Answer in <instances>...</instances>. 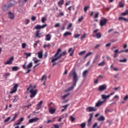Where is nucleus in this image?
Here are the masks:
<instances>
[{
	"label": "nucleus",
	"mask_w": 128,
	"mask_h": 128,
	"mask_svg": "<svg viewBox=\"0 0 128 128\" xmlns=\"http://www.w3.org/2000/svg\"><path fill=\"white\" fill-rule=\"evenodd\" d=\"M31 19L32 20V22H34V20H36V17L34 16H32L31 18Z\"/></svg>",
	"instance_id": "obj_51"
},
{
	"label": "nucleus",
	"mask_w": 128,
	"mask_h": 128,
	"mask_svg": "<svg viewBox=\"0 0 128 128\" xmlns=\"http://www.w3.org/2000/svg\"><path fill=\"white\" fill-rule=\"evenodd\" d=\"M38 58H42V52H38Z\"/></svg>",
	"instance_id": "obj_33"
},
{
	"label": "nucleus",
	"mask_w": 128,
	"mask_h": 128,
	"mask_svg": "<svg viewBox=\"0 0 128 128\" xmlns=\"http://www.w3.org/2000/svg\"><path fill=\"white\" fill-rule=\"evenodd\" d=\"M30 98H34L36 96V94H38V90H34V88H32L30 90Z\"/></svg>",
	"instance_id": "obj_2"
},
{
	"label": "nucleus",
	"mask_w": 128,
	"mask_h": 128,
	"mask_svg": "<svg viewBox=\"0 0 128 128\" xmlns=\"http://www.w3.org/2000/svg\"><path fill=\"white\" fill-rule=\"evenodd\" d=\"M108 20L106 18H102V20H100V25L101 26H106V22H108Z\"/></svg>",
	"instance_id": "obj_4"
},
{
	"label": "nucleus",
	"mask_w": 128,
	"mask_h": 128,
	"mask_svg": "<svg viewBox=\"0 0 128 128\" xmlns=\"http://www.w3.org/2000/svg\"><path fill=\"white\" fill-rule=\"evenodd\" d=\"M70 106V104H66L65 106H62V108H64V110H66V108H68Z\"/></svg>",
	"instance_id": "obj_60"
},
{
	"label": "nucleus",
	"mask_w": 128,
	"mask_h": 128,
	"mask_svg": "<svg viewBox=\"0 0 128 128\" xmlns=\"http://www.w3.org/2000/svg\"><path fill=\"white\" fill-rule=\"evenodd\" d=\"M91 54H92V52H88L84 57V60H86V58H88V56H90Z\"/></svg>",
	"instance_id": "obj_32"
},
{
	"label": "nucleus",
	"mask_w": 128,
	"mask_h": 128,
	"mask_svg": "<svg viewBox=\"0 0 128 128\" xmlns=\"http://www.w3.org/2000/svg\"><path fill=\"white\" fill-rule=\"evenodd\" d=\"M106 120V118L104 116H100V117L98 119V122H104Z\"/></svg>",
	"instance_id": "obj_23"
},
{
	"label": "nucleus",
	"mask_w": 128,
	"mask_h": 128,
	"mask_svg": "<svg viewBox=\"0 0 128 128\" xmlns=\"http://www.w3.org/2000/svg\"><path fill=\"white\" fill-rule=\"evenodd\" d=\"M119 8H124V3L122 2H120L118 4Z\"/></svg>",
	"instance_id": "obj_29"
},
{
	"label": "nucleus",
	"mask_w": 128,
	"mask_h": 128,
	"mask_svg": "<svg viewBox=\"0 0 128 128\" xmlns=\"http://www.w3.org/2000/svg\"><path fill=\"white\" fill-rule=\"evenodd\" d=\"M98 14H98V12H97L96 14H95V15H94V18H98Z\"/></svg>",
	"instance_id": "obj_49"
},
{
	"label": "nucleus",
	"mask_w": 128,
	"mask_h": 128,
	"mask_svg": "<svg viewBox=\"0 0 128 128\" xmlns=\"http://www.w3.org/2000/svg\"><path fill=\"white\" fill-rule=\"evenodd\" d=\"M64 118V116H62L60 118L58 122H62V120Z\"/></svg>",
	"instance_id": "obj_64"
},
{
	"label": "nucleus",
	"mask_w": 128,
	"mask_h": 128,
	"mask_svg": "<svg viewBox=\"0 0 128 128\" xmlns=\"http://www.w3.org/2000/svg\"><path fill=\"white\" fill-rule=\"evenodd\" d=\"M54 118L53 120H47L46 124H50V122H54Z\"/></svg>",
	"instance_id": "obj_57"
},
{
	"label": "nucleus",
	"mask_w": 128,
	"mask_h": 128,
	"mask_svg": "<svg viewBox=\"0 0 128 128\" xmlns=\"http://www.w3.org/2000/svg\"><path fill=\"white\" fill-rule=\"evenodd\" d=\"M120 62H128V60L126 58H124L123 60H119Z\"/></svg>",
	"instance_id": "obj_37"
},
{
	"label": "nucleus",
	"mask_w": 128,
	"mask_h": 128,
	"mask_svg": "<svg viewBox=\"0 0 128 128\" xmlns=\"http://www.w3.org/2000/svg\"><path fill=\"white\" fill-rule=\"evenodd\" d=\"M101 96H102V100H104H104H107V98H110V96H108V95L106 96L104 94H102Z\"/></svg>",
	"instance_id": "obj_22"
},
{
	"label": "nucleus",
	"mask_w": 128,
	"mask_h": 128,
	"mask_svg": "<svg viewBox=\"0 0 128 128\" xmlns=\"http://www.w3.org/2000/svg\"><path fill=\"white\" fill-rule=\"evenodd\" d=\"M73 76V82L74 83L72 86L69 87L67 90H64V92H70L72 90H74V87L76 86V83L78 80V74H76V72L74 70L71 71L69 74V76Z\"/></svg>",
	"instance_id": "obj_1"
},
{
	"label": "nucleus",
	"mask_w": 128,
	"mask_h": 128,
	"mask_svg": "<svg viewBox=\"0 0 128 128\" xmlns=\"http://www.w3.org/2000/svg\"><path fill=\"white\" fill-rule=\"evenodd\" d=\"M8 16L10 20H14V14L12 12H8Z\"/></svg>",
	"instance_id": "obj_16"
},
{
	"label": "nucleus",
	"mask_w": 128,
	"mask_h": 128,
	"mask_svg": "<svg viewBox=\"0 0 128 128\" xmlns=\"http://www.w3.org/2000/svg\"><path fill=\"white\" fill-rule=\"evenodd\" d=\"M119 52H128V49H126L125 50H121Z\"/></svg>",
	"instance_id": "obj_58"
},
{
	"label": "nucleus",
	"mask_w": 128,
	"mask_h": 128,
	"mask_svg": "<svg viewBox=\"0 0 128 128\" xmlns=\"http://www.w3.org/2000/svg\"><path fill=\"white\" fill-rule=\"evenodd\" d=\"M80 126L82 128H86V122L82 123L80 124Z\"/></svg>",
	"instance_id": "obj_44"
},
{
	"label": "nucleus",
	"mask_w": 128,
	"mask_h": 128,
	"mask_svg": "<svg viewBox=\"0 0 128 128\" xmlns=\"http://www.w3.org/2000/svg\"><path fill=\"white\" fill-rule=\"evenodd\" d=\"M104 60H103L102 62L98 64V66H104Z\"/></svg>",
	"instance_id": "obj_35"
},
{
	"label": "nucleus",
	"mask_w": 128,
	"mask_h": 128,
	"mask_svg": "<svg viewBox=\"0 0 128 128\" xmlns=\"http://www.w3.org/2000/svg\"><path fill=\"white\" fill-rule=\"evenodd\" d=\"M87 110H88V112H96V108H93V107H88L87 108Z\"/></svg>",
	"instance_id": "obj_17"
},
{
	"label": "nucleus",
	"mask_w": 128,
	"mask_h": 128,
	"mask_svg": "<svg viewBox=\"0 0 128 128\" xmlns=\"http://www.w3.org/2000/svg\"><path fill=\"white\" fill-rule=\"evenodd\" d=\"M26 62L24 64L22 65V68H24V70H26Z\"/></svg>",
	"instance_id": "obj_55"
},
{
	"label": "nucleus",
	"mask_w": 128,
	"mask_h": 128,
	"mask_svg": "<svg viewBox=\"0 0 128 128\" xmlns=\"http://www.w3.org/2000/svg\"><path fill=\"white\" fill-rule=\"evenodd\" d=\"M97 38H102V34L100 33L96 34Z\"/></svg>",
	"instance_id": "obj_38"
},
{
	"label": "nucleus",
	"mask_w": 128,
	"mask_h": 128,
	"mask_svg": "<svg viewBox=\"0 0 128 128\" xmlns=\"http://www.w3.org/2000/svg\"><path fill=\"white\" fill-rule=\"evenodd\" d=\"M10 76V73H6L3 75L4 78H8V76Z\"/></svg>",
	"instance_id": "obj_41"
},
{
	"label": "nucleus",
	"mask_w": 128,
	"mask_h": 128,
	"mask_svg": "<svg viewBox=\"0 0 128 128\" xmlns=\"http://www.w3.org/2000/svg\"><path fill=\"white\" fill-rule=\"evenodd\" d=\"M63 36H72V32H66L64 34Z\"/></svg>",
	"instance_id": "obj_25"
},
{
	"label": "nucleus",
	"mask_w": 128,
	"mask_h": 128,
	"mask_svg": "<svg viewBox=\"0 0 128 128\" xmlns=\"http://www.w3.org/2000/svg\"><path fill=\"white\" fill-rule=\"evenodd\" d=\"M47 46H50V44H46L44 45L43 48H47Z\"/></svg>",
	"instance_id": "obj_61"
},
{
	"label": "nucleus",
	"mask_w": 128,
	"mask_h": 128,
	"mask_svg": "<svg viewBox=\"0 0 128 128\" xmlns=\"http://www.w3.org/2000/svg\"><path fill=\"white\" fill-rule=\"evenodd\" d=\"M24 55L26 56V58H28V56H32V53H24Z\"/></svg>",
	"instance_id": "obj_42"
},
{
	"label": "nucleus",
	"mask_w": 128,
	"mask_h": 128,
	"mask_svg": "<svg viewBox=\"0 0 128 128\" xmlns=\"http://www.w3.org/2000/svg\"><path fill=\"white\" fill-rule=\"evenodd\" d=\"M14 60V56L10 58H8V60L4 63V64H6H6H9V65L12 64V62H13Z\"/></svg>",
	"instance_id": "obj_6"
},
{
	"label": "nucleus",
	"mask_w": 128,
	"mask_h": 128,
	"mask_svg": "<svg viewBox=\"0 0 128 128\" xmlns=\"http://www.w3.org/2000/svg\"><path fill=\"white\" fill-rule=\"evenodd\" d=\"M10 120V117L9 116L7 118H6L4 120V122H8V120Z\"/></svg>",
	"instance_id": "obj_47"
},
{
	"label": "nucleus",
	"mask_w": 128,
	"mask_h": 128,
	"mask_svg": "<svg viewBox=\"0 0 128 128\" xmlns=\"http://www.w3.org/2000/svg\"><path fill=\"white\" fill-rule=\"evenodd\" d=\"M70 93H68L67 94L64 95L62 96V100H66V98H68V96L70 94Z\"/></svg>",
	"instance_id": "obj_31"
},
{
	"label": "nucleus",
	"mask_w": 128,
	"mask_h": 128,
	"mask_svg": "<svg viewBox=\"0 0 128 128\" xmlns=\"http://www.w3.org/2000/svg\"><path fill=\"white\" fill-rule=\"evenodd\" d=\"M86 54V50L82 51L79 53V56H82V54Z\"/></svg>",
	"instance_id": "obj_46"
},
{
	"label": "nucleus",
	"mask_w": 128,
	"mask_h": 128,
	"mask_svg": "<svg viewBox=\"0 0 128 128\" xmlns=\"http://www.w3.org/2000/svg\"><path fill=\"white\" fill-rule=\"evenodd\" d=\"M41 80L42 82L43 80L46 81V75H44L42 76Z\"/></svg>",
	"instance_id": "obj_36"
},
{
	"label": "nucleus",
	"mask_w": 128,
	"mask_h": 128,
	"mask_svg": "<svg viewBox=\"0 0 128 128\" xmlns=\"http://www.w3.org/2000/svg\"><path fill=\"white\" fill-rule=\"evenodd\" d=\"M105 90H106V84L100 86L98 88L99 92H104Z\"/></svg>",
	"instance_id": "obj_11"
},
{
	"label": "nucleus",
	"mask_w": 128,
	"mask_h": 128,
	"mask_svg": "<svg viewBox=\"0 0 128 128\" xmlns=\"http://www.w3.org/2000/svg\"><path fill=\"white\" fill-rule=\"evenodd\" d=\"M118 20H123L124 22H128V18H124L123 17H120Z\"/></svg>",
	"instance_id": "obj_28"
},
{
	"label": "nucleus",
	"mask_w": 128,
	"mask_h": 128,
	"mask_svg": "<svg viewBox=\"0 0 128 128\" xmlns=\"http://www.w3.org/2000/svg\"><path fill=\"white\" fill-rule=\"evenodd\" d=\"M39 43H40V40L36 41L35 43L34 44V48H36V47L38 46V44H39Z\"/></svg>",
	"instance_id": "obj_39"
},
{
	"label": "nucleus",
	"mask_w": 128,
	"mask_h": 128,
	"mask_svg": "<svg viewBox=\"0 0 128 128\" xmlns=\"http://www.w3.org/2000/svg\"><path fill=\"white\" fill-rule=\"evenodd\" d=\"M12 4H5L2 6V10L4 12H6L10 8V6H12Z\"/></svg>",
	"instance_id": "obj_5"
},
{
	"label": "nucleus",
	"mask_w": 128,
	"mask_h": 128,
	"mask_svg": "<svg viewBox=\"0 0 128 128\" xmlns=\"http://www.w3.org/2000/svg\"><path fill=\"white\" fill-rule=\"evenodd\" d=\"M51 38H52V35H50V34H47L46 36V40L47 42L50 40Z\"/></svg>",
	"instance_id": "obj_18"
},
{
	"label": "nucleus",
	"mask_w": 128,
	"mask_h": 128,
	"mask_svg": "<svg viewBox=\"0 0 128 128\" xmlns=\"http://www.w3.org/2000/svg\"><path fill=\"white\" fill-rule=\"evenodd\" d=\"M32 66V62H30L27 66V72L26 74H30V68Z\"/></svg>",
	"instance_id": "obj_13"
},
{
	"label": "nucleus",
	"mask_w": 128,
	"mask_h": 128,
	"mask_svg": "<svg viewBox=\"0 0 128 128\" xmlns=\"http://www.w3.org/2000/svg\"><path fill=\"white\" fill-rule=\"evenodd\" d=\"M114 58H116V56H116V54H118V50H116L114 51Z\"/></svg>",
	"instance_id": "obj_40"
},
{
	"label": "nucleus",
	"mask_w": 128,
	"mask_h": 128,
	"mask_svg": "<svg viewBox=\"0 0 128 128\" xmlns=\"http://www.w3.org/2000/svg\"><path fill=\"white\" fill-rule=\"evenodd\" d=\"M64 3V0H60L58 2V6L60 7Z\"/></svg>",
	"instance_id": "obj_21"
},
{
	"label": "nucleus",
	"mask_w": 128,
	"mask_h": 128,
	"mask_svg": "<svg viewBox=\"0 0 128 128\" xmlns=\"http://www.w3.org/2000/svg\"><path fill=\"white\" fill-rule=\"evenodd\" d=\"M79 36H80V34H74V38H78Z\"/></svg>",
	"instance_id": "obj_43"
},
{
	"label": "nucleus",
	"mask_w": 128,
	"mask_h": 128,
	"mask_svg": "<svg viewBox=\"0 0 128 128\" xmlns=\"http://www.w3.org/2000/svg\"><path fill=\"white\" fill-rule=\"evenodd\" d=\"M46 20V17H42L41 19V22L42 24H44Z\"/></svg>",
	"instance_id": "obj_34"
},
{
	"label": "nucleus",
	"mask_w": 128,
	"mask_h": 128,
	"mask_svg": "<svg viewBox=\"0 0 128 128\" xmlns=\"http://www.w3.org/2000/svg\"><path fill=\"white\" fill-rule=\"evenodd\" d=\"M42 100H40L38 104L36 106V110H40L42 108Z\"/></svg>",
	"instance_id": "obj_15"
},
{
	"label": "nucleus",
	"mask_w": 128,
	"mask_h": 128,
	"mask_svg": "<svg viewBox=\"0 0 128 128\" xmlns=\"http://www.w3.org/2000/svg\"><path fill=\"white\" fill-rule=\"evenodd\" d=\"M89 116H90V118L88 121V126H92V116H94V114H90Z\"/></svg>",
	"instance_id": "obj_10"
},
{
	"label": "nucleus",
	"mask_w": 128,
	"mask_h": 128,
	"mask_svg": "<svg viewBox=\"0 0 128 128\" xmlns=\"http://www.w3.org/2000/svg\"><path fill=\"white\" fill-rule=\"evenodd\" d=\"M70 1H68L65 4V6H70Z\"/></svg>",
	"instance_id": "obj_56"
},
{
	"label": "nucleus",
	"mask_w": 128,
	"mask_h": 128,
	"mask_svg": "<svg viewBox=\"0 0 128 128\" xmlns=\"http://www.w3.org/2000/svg\"><path fill=\"white\" fill-rule=\"evenodd\" d=\"M38 120H40V118L36 117L34 118L30 119L28 122L29 124H32V122H38Z\"/></svg>",
	"instance_id": "obj_14"
},
{
	"label": "nucleus",
	"mask_w": 128,
	"mask_h": 128,
	"mask_svg": "<svg viewBox=\"0 0 128 128\" xmlns=\"http://www.w3.org/2000/svg\"><path fill=\"white\" fill-rule=\"evenodd\" d=\"M96 126H98V122H96V123L92 126V128H96Z\"/></svg>",
	"instance_id": "obj_59"
},
{
	"label": "nucleus",
	"mask_w": 128,
	"mask_h": 128,
	"mask_svg": "<svg viewBox=\"0 0 128 128\" xmlns=\"http://www.w3.org/2000/svg\"><path fill=\"white\" fill-rule=\"evenodd\" d=\"M53 126H54V128H60V126L58 124H54Z\"/></svg>",
	"instance_id": "obj_52"
},
{
	"label": "nucleus",
	"mask_w": 128,
	"mask_h": 128,
	"mask_svg": "<svg viewBox=\"0 0 128 128\" xmlns=\"http://www.w3.org/2000/svg\"><path fill=\"white\" fill-rule=\"evenodd\" d=\"M14 100H12V102H18V96H14Z\"/></svg>",
	"instance_id": "obj_26"
},
{
	"label": "nucleus",
	"mask_w": 128,
	"mask_h": 128,
	"mask_svg": "<svg viewBox=\"0 0 128 128\" xmlns=\"http://www.w3.org/2000/svg\"><path fill=\"white\" fill-rule=\"evenodd\" d=\"M66 51H63L60 54V55L58 56V58H52V62H56V60H58L62 58V56H66Z\"/></svg>",
	"instance_id": "obj_3"
},
{
	"label": "nucleus",
	"mask_w": 128,
	"mask_h": 128,
	"mask_svg": "<svg viewBox=\"0 0 128 128\" xmlns=\"http://www.w3.org/2000/svg\"><path fill=\"white\" fill-rule=\"evenodd\" d=\"M128 95H126L125 96L124 98V100H128Z\"/></svg>",
	"instance_id": "obj_63"
},
{
	"label": "nucleus",
	"mask_w": 128,
	"mask_h": 128,
	"mask_svg": "<svg viewBox=\"0 0 128 128\" xmlns=\"http://www.w3.org/2000/svg\"><path fill=\"white\" fill-rule=\"evenodd\" d=\"M26 43H22V48H26Z\"/></svg>",
	"instance_id": "obj_62"
},
{
	"label": "nucleus",
	"mask_w": 128,
	"mask_h": 128,
	"mask_svg": "<svg viewBox=\"0 0 128 128\" xmlns=\"http://www.w3.org/2000/svg\"><path fill=\"white\" fill-rule=\"evenodd\" d=\"M16 118H18V114L16 113L14 114V116L12 119L11 122H14V120H16Z\"/></svg>",
	"instance_id": "obj_30"
},
{
	"label": "nucleus",
	"mask_w": 128,
	"mask_h": 128,
	"mask_svg": "<svg viewBox=\"0 0 128 128\" xmlns=\"http://www.w3.org/2000/svg\"><path fill=\"white\" fill-rule=\"evenodd\" d=\"M56 112V108H52V107H50L49 108V112L51 114H54V112Z\"/></svg>",
	"instance_id": "obj_19"
},
{
	"label": "nucleus",
	"mask_w": 128,
	"mask_h": 128,
	"mask_svg": "<svg viewBox=\"0 0 128 128\" xmlns=\"http://www.w3.org/2000/svg\"><path fill=\"white\" fill-rule=\"evenodd\" d=\"M60 52H62V49L60 48H58L55 54L53 56V58H51V60H52V58H56L58 57V54H60Z\"/></svg>",
	"instance_id": "obj_12"
},
{
	"label": "nucleus",
	"mask_w": 128,
	"mask_h": 128,
	"mask_svg": "<svg viewBox=\"0 0 128 128\" xmlns=\"http://www.w3.org/2000/svg\"><path fill=\"white\" fill-rule=\"evenodd\" d=\"M18 84H14V87L11 89V91L10 94H14V92H16L18 90Z\"/></svg>",
	"instance_id": "obj_7"
},
{
	"label": "nucleus",
	"mask_w": 128,
	"mask_h": 128,
	"mask_svg": "<svg viewBox=\"0 0 128 128\" xmlns=\"http://www.w3.org/2000/svg\"><path fill=\"white\" fill-rule=\"evenodd\" d=\"M12 72H16L17 70H18V67L16 66H13L12 67Z\"/></svg>",
	"instance_id": "obj_27"
},
{
	"label": "nucleus",
	"mask_w": 128,
	"mask_h": 128,
	"mask_svg": "<svg viewBox=\"0 0 128 128\" xmlns=\"http://www.w3.org/2000/svg\"><path fill=\"white\" fill-rule=\"evenodd\" d=\"M40 30H38L36 34H35V38H42V36H40V34H42L40 33Z\"/></svg>",
	"instance_id": "obj_20"
},
{
	"label": "nucleus",
	"mask_w": 128,
	"mask_h": 128,
	"mask_svg": "<svg viewBox=\"0 0 128 128\" xmlns=\"http://www.w3.org/2000/svg\"><path fill=\"white\" fill-rule=\"evenodd\" d=\"M70 120L72 122H74V120H76V118H74L72 117V116H70Z\"/></svg>",
	"instance_id": "obj_45"
},
{
	"label": "nucleus",
	"mask_w": 128,
	"mask_h": 128,
	"mask_svg": "<svg viewBox=\"0 0 128 128\" xmlns=\"http://www.w3.org/2000/svg\"><path fill=\"white\" fill-rule=\"evenodd\" d=\"M88 70H85L82 72V76L83 78H86V74H88Z\"/></svg>",
	"instance_id": "obj_24"
},
{
	"label": "nucleus",
	"mask_w": 128,
	"mask_h": 128,
	"mask_svg": "<svg viewBox=\"0 0 128 128\" xmlns=\"http://www.w3.org/2000/svg\"><path fill=\"white\" fill-rule=\"evenodd\" d=\"M72 23L70 24L67 28L68 30H70V28H72Z\"/></svg>",
	"instance_id": "obj_53"
},
{
	"label": "nucleus",
	"mask_w": 128,
	"mask_h": 128,
	"mask_svg": "<svg viewBox=\"0 0 128 128\" xmlns=\"http://www.w3.org/2000/svg\"><path fill=\"white\" fill-rule=\"evenodd\" d=\"M90 8V6H85L84 8V12H86V11L88 10V9Z\"/></svg>",
	"instance_id": "obj_48"
},
{
	"label": "nucleus",
	"mask_w": 128,
	"mask_h": 128,
	"mask_svg": "<svg viewBox=\"0 0 128 128\" xmlns=\"http://www.w3.org/2000/svg\"><path fill=\"white\" fill-rule=\"evenodd\" d=\"M46 26H48V24H44L42 26L37 24L35 26V30H40V28H46Z\"/></svg>",
	"instance_id": "obj_9"
},
{
	"label": "nucleus",
	"mask_w": 128,
	"mask_h": 128,
	"mask_svg": "<svg viewBox=\"0 0 128 128\" xmlns=\"http://www.w3.org/2000/svg\"><path fill=\"white\" fill-rule=\"evenodd\" d=\"M24 118H20L18 120V122H24Z\"/></svg>",
	"instance_id": "obj_54"
},
{
	"label": "nucleus",
	"mask_w": 128,
	"mask_h": 128,
	"mask_svg": "<svg viewBox=\"0 0 128 128\" xmlns=\"http://www.w3.org/2000/svg\"><path fill=\"white\" fill-rule=\"evenodd\" d=\"M82 20H84V16H82L80 18H78V22H82Z\"/></svg>",
	"instance_id": "obj_50"
},
{
	"label": "nucleus",
	"mask_w": 128,
	"mask_h": 128,
	"mask_svg": "<svg viewBox=\"0 0 128 128\" xmlns=\"http://www.w3.org/2000/svg\"><path fill=\"white\" fill-rule=\"evenodd\" d=\"M104 100L101 101L100 100H98L95 104V108H100V106H102V104H104Z\"/></svg>",
	"instance_id": "obj_8"
}]
</instances>
